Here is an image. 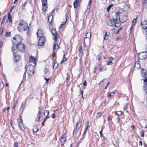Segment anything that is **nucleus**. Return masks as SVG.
Here are the masks:
<instances>
[{
  "mask_svg": "<svg viewBox=\"0 0 147 147\" xmlns=\"http://www.w3.org/2000/svg\"><path fill=\"white\" fill-rule=\"evenodd\" d=\"M28 27L27 23L24 20H21L18 25V31L22 32L26 30Z\"/></svg>",
  "mask_w": 147,
  "mask_h": 147,
  "instance_id": "obj_1",
  "label": "nucleus"
},
{
  "mask_svg": "<svg viewBox=\"0 0 147 147\" xmlns=\"http://www.w3.org/2000/svg\"><path fill=\"white\" fill-rule=\"evenodd\" d=\"M128 14L126 11L119 12V19L120 22L122 23L125 22L128 19Z\"/></svg>",
  "mask_w": 147,
  "mask_h": 147,
  "instance_id": "obj_2",
  "label": "nucleus"
},
{
  "mask_svg": "<svg viewBox=\"0 0 147 147\" xmlns=\"http://www.w3.org/2000/svg\"><path fill=\"white\" fill-rule=\"evenodd\" d=\"M13 41L12 42L14 43V44L17 45L21 43L22 40V38L19 35H16L13 38Z\"/></svg>",
  "mask_w": 147,
  "mask_h": 147,
  "instance_id": "obj_3",
  "label": "nucleus"
},
{
  "mask_svg": "<svg viewBox=\"0 0 147 147\" xmlns=\"http://www.w3.org/2000/svg\"><path fill=\"white\" fill-rule=\"evenodd\" d=\"M34 66L32 64H30L28 66L26 70L28 75L32 76L34 74Z\"/></svg>",
  "mask_w": 147,
  "mask_h": 147,
  "instance_id": "obj_4",
  "label": "nucleus"
},
{
  "mask_svg": "<svg viewBox=\"0 0 147 147\" xmlns=\"http://www.w3.org/2000/svg\"><path fill=\"white\" fill-rule=\"evenodd\" d=\"M45 39L43 36H41L40 38L38 43L39 46H43L45 44Z\"/></svg>",
  "mask_w": 147,
  "mask_h": 147,
  "instance_id": "obj_5",
  "label": "nucleus"
},
{
  "mask_svg": "<svg viewBox=\"0 0 147 147\" xmlns=\"http://www.w3.org/2000/svg\"><path fill=\"white\" fill-rule=\"evenodd\" d=\"M25 47L24 45L21 43L19 44H17V45H16V49L17 50L19 49L21 52H24L25 50Z\"/></svg>",
  "mask_w": 147,
  "mask_h": 147,
  "instance_id": "obj_6",
  "label": "nucleus"
},
{
  "mask_svg": "<svg viewBox=\"0 0 147 147\" xmlns=\"http://www.w3.org/2000/svg\"><path fill=\"white\" fill-rule=\"evenodd\" d=\"M141 25L144 32H146L147 30V21L145 20L142 22Z\"/></svg>",
  "mask_w": 147,
  "mask_h": 147,
  "instance_id": "obj_7",
  "label": "nucleus"
},
{
  "mask_svg": "<svg viewBox=\"0 0 147 147\" xmlns=\"http://www.w3.org/2000/svg\"><path fill=\"white\" fill-rule=\"evenodd\" d=\"M147 57V53L146 52H143L138 54V57L141 59H145Z\"/></svg>",
  "mask_w": 147,
  "mask_h": 147,
  "instance_id": "obj_8",
  "label": "nucleus"
},
{
  "mask_svg": "<svg viewBox=\"0 0 147 147\" xmlns=\"http://www.w3.org/2000/svg\"><path fill=\"white\" fill-rule=\"evenodd\" d=\"M143 80L144 83L143 86V90L147 95V78L146 79H143Z\"/></svg>",
  "mask_w": 147,
  "mask_h": 147,
  "instance_id": "obj_9",
  "label": "nucleus"
},
{
  "mask_svg": "<svg viewBox=\"0 0 147 147\" xmlns=\"http://www.w3.org/2000/svg\"><path fill=\"white\" fill-rule=\"evenodd\" d=\"M18 123L20 127V129L22 131H24L25 129L24 127L23 126V121L22 119H18Z\"/></svg>",
  "mask_w": 147,
  "mask_h": 147,
  "instance_id": "obj_10",
  "label": "nucleus"
},
{
  "mask_svg": "<svg viewBox=\"0 0 147 147\" xmlns=\"http://www.w3.org/2000/svg\"><path fill=\"white\" fill-rule=\"evenodd\" d=\"M141 73L142 77L146 79L147 78V74L146 71L144 69H142L141 70Z\"/></svg>",
  "mask_w": 147,
  "mask_h": 147,
  "instance_id": "obj_11",
  "label": "nucleus"
},
{
  "mask_svg": "<svg viewBox=\"0 0 147 147\" xmlns=\"http://www.w3.org/2000/svg\"><path fill=\"white\" fill-rule=\"evenodd\" d=\"M67 136L66 134H64L61 139V142L62 143L61 146H62L65 143Z\"/></svg>",
  "mask_w": 147,
  "mask_h": 147,
  "instance_id": "obj_12",
  "label": "nucleus"
},
{
  "mask_svg": "<svg viewBox=\"0 0 147 147\" xmlns=\"http://www.w3.org/2000/svg\"><path fill=\"white\" fill-rule=\"evenodd\" d=\"M41 114V110L40 109L38 111V114L37 115V117L35 119V120L36 121H38V122H40Z\"/></svg>",
  "mask_w": 147,
  "mask_h": 147,
  "instance_id": "obj_13",
  "label": "nucleus"
},
{
  "mask_svg": "<svg viewBox=\"0 0 147 147\" xmlns=\"http://www.w3.org/2000/svg\"><path fill=\"white\" fill-rule=\"evenodd\" d=\"M36 58L32 56H30L29 57L30 63H33L34 65H36Z\"/></svg>",
  "mask_w": 147,
  "mask_h": 147,
  "instance_id": "obj_14",
  "label": "nucleus"
},
{
  "mask_svg": "<svg viewBox=\"0 0 147 147\" xmlns=\"http://www.w3.org/2000/svg\"><path fill=\"white\" fill-rule=\"evenodd\" d=\"M20 56L16 54H14L13 55V59L14 61L16 62H18L20 60Z\"/></svg>",
  "mask_w": 147,
  "mask_h": 147,
  "instance_id": "obj_15",
  "label": "nucleus"
},
{
  "mask_svg": "<svg viewBox=\"0 0 147 147\" xmlns=\"http://www.w3.org/2000/svg\"><path fill=\"white\" fill-rule=\"evenodd\" d=\"M115 22V21H114L113 20H112L111 19L108 20L107 21V23L108 25L113 27L114 26Z\"/></svg>",
  "mask_w": 147,
  "mask_h": 147,
  "instance_id": "obj_16",
  "label": "nucleus"
},
{
  "mask_svg": "<svg viewBox=\"0 0 147 147\" xmlns=\"http://www.w3.org/2000/svg\"><path fill=\"white\" fill-rule=\"evenodd\" d=\"M119 12H117L115 13V15L113 16V20L114 21L116 22L117 20V17L119 16Z\"/></svg>",
  "mask_w": 147,
  "mask_h": 147,
  "instance_id": "obj_17",
  "label": "nucleus"
},
{
  "mask_svg": "<svg viewBox=\"0 0 147 147\" xmlns=\"http://www.w3.org/2000/svg\"><path fill=\"white\" fill-rule=\"evenodd\" d=\"M37 36L39 37H40V36H42L44 35V33L41 30H38L36 33Z\"/></svg>",
  "mask_w": 147,
  "mask_h": 147,
  "instance_id": "obj_18",
  "label": "nucleus"
},
{
  "mask_svg": "<svg viewBox=\"0 0 147 147\" xmlns=\"http://www.w3.org/2000/svg\"><path fill=\"white\" fill-rule=\"evenodd\" d=\"M134 67L138 69L141 68V67L139 61H137L136 62L134 65Z\"/></svg>",
  "mask_w": 147,
  "mask_h": 147,
  "instance_id": "obj_19",
  "label": "nucleus"
},
{
  "mask_svg": "<svg viewBox=\"0 0 147 147\" xmlns=\"http://www.w3.org/2000/svg\"><path fill=\"white\" fill-rule=\"evenodd\" d=\"M16 45H15L14 44L12 45V47H11V51L12 52H13L14 54H15L16 53V52L17 51V50H17L16 49Z\"/></svg>",
  "mask_w": 147,
  "mask_h": 147,
  "instance_id": "obj_20",
  "label": "nucleus"
},
{
  "mask_svg": "<svg viewBox=\"0 0 147 147\" xmlns=\"http://www.w3.org/2000/svg\"><path fill=\"white\" fill-rule=\"evenodd\" d=\"M81 0H75L74 3V5L75 8L78 7V2L81 1Z\"/></svg>",
  "mask_w": 147,
  "mask_h": 147,
  "instance_id": "obj_21",
  "label": "nucleus"
},
{
  "mask_svg": "<svg viewBox=\"0 0 147 147\" xmlns=\"http://www.w3.org/2000/svg\"><path fill=\"white\" fill-rule=\"evenodd\" d=\"M82 123L80 121H79V122L77 123L76 124V129L77 130H79L80 127L82 125Z\"/></svg>",
  "mask_w": 147,
  "mask_h": 147,
  "instance_id": "obj_22",
  "label": "nucleus"
},
{
  "mask_svg": "<svg viewBox=\"0 0 147 147\" xmlns=\"http://www.w3.org/2000/svg\"><path fill=\"white\" fill-rule=\"evenodd\" d=\"M53 63V68L54 69H56L58 66V64L55 60H54Z\"/></svg>",
  "mask_w": 147,
  "mask_h": 147,
  "instance_id": "obj_23",
  "label": "nucleus"
},
{
  "mask_svg": "<svg viewBox=\"0 0 147 147\" xmlns=\"http://www.w3.org/2000/svg\"><path fill=\"white\" fill-rule=\"evenodd\" d=\"M90 7H87V9L84 12V14L87 17L89 15V13L90 11Z\"/></svg>",
  "mask_w": 147,
  "mask_h": 147,
  "instance_id": "obj_24",
  "label": "nucleus"
},
{
  "mask_svg": "<svg viewBox=\"0 0 147 147\" xmlns=\"http://www.w3.org/2000/svg\"><path fill=\"white\" fill-rule=\"evenodd\" d=\"M116 94L115 92H112L110 93H109L108 94V97L109 98H111L112 96H114V95Z\"/></svg>",
  "mask_w": 147,
  "mask_h": 147,
  "instance_id": "obj_25",
  "label": "nucleus"
},
{
  "mask_svg": "<svg viewBox=\"0 0 147 147\" xmlns=\"http://www.w3.org/2000/svg\"><path fill=\"white\" fill-rule=\"evenodd\" d=\"M53 19V16L51 15L49 16L48 18V20L49 23L51 24L52 22V20Z\"/></svg>",
  "mask_w": 147,
  "mask_h": 147,
  "instance_id": "obj_26",
  "label": "nucleus"
},
{
  "mask_svg": "<svg viewBox=\"0 0 147 147\" xmlns=\"http://www.w3.org/2000/svg\"><path fill=\"white\" fill-rule=\"evenodd\" d=\"M54 36V37L53 38V40L55 42L56 41L57 39L58 38V35L57 33H56L54 35H53Z\"/></svg>",
  "mask_w": 147,
  "mask_h": 147,
  "instance_id": "obj_27",
  "label": "nucleus"
},
{
  "mask_svg": "<svg viewBox=\"0 0 147 147\" xmlns=\"http://www.w3.org/2000/svg\"><path fill=\"white\" fill-rule=\"evenodd\" d=\"M8 18L7 19L9 20V21L11 22V14L10 12H8Z\"/></svg>",
  "mask_w": 147,
  "mask_h": 147,
  "instance_id": "obj_28",
  "label": "nucleus"
},
{
  "mask_svg": "<svg viewBox=\"0 0 147 147\" xmlns=\"http://www.w3.org/2000/svg\"><path fill=\"white\" fill-rule=\"evenodd\" d=\"M33 131L34 132H36L38 131H39V129L37 127L36 125L34 126H33Z\"/></svg>",
  "mask_w": 147,
  "mask_h": 147,
  "instance_id": "obj_29",
  "label": "nucleus"
},
{
  "mask_svg": "<svg viewBox=\"0 0 147 147\" xmlns=\"http://www.w3.org/2000/svg\"><path fill=\"white\" fill-rule=\"evenodd\" d=\"M46 6L47 5H42V11L44 12H45L47 9V7Z\"/></svg>",
  "mask_w": 147,
  "mask_h": 147,
  "instance_id": "obj_30",
  "label": "nucleus"
},
{
  "mask_svg": "<svg viewBox=\"0 0 147 147\" xmlns=\"http://www.w3.org/2000/svg\"><path fill=\"white\" fill-rule=\"evenodd\" d=\"M18 101L17 100H15L14 101L13 103V109H15V108L16 107V105L18 104Z\"/></svg>",
  "mask_w": 147,
  "mask_h": 147,
  "instance_id": "obj_31",
  "label": "nucleus"
},
{
  "mask_svg": "<svg viewBox=\"0 0 147 147\" xmlns=\"http://www.w3.org/2000/svg\"><path fill=\"white\" fill-rule=\"evenodd\" d=\"M49 114V112L48 110H46L44 112V115L45 117H47Z\"/></svg>",
  "mask_w": 147,
  "mask_h": 147,
  "instance_id": "obj_32",
  "label": "nucleus"
},
{
  "mask_svg": "<svg viewBox=\"0 0 147 147\" xmlns=\"http://www.w3.org/2000/svg\"><path fill=\"white\" fill-rule=\"evenodd\" d=\"M58 47H59L58 45L56 44V43L55 42L53 46V50L55 51L57 50L58 48Z\"/></svg>",
  "mask_w": 147,
  "mask_h": 147,
  "instance_id": "obj_33",
  "label": "nucleus"
},
{
  "mask_svg": "<svg viewBox=\"0 0 147 147\" xmlns=\"http://www.w3.org/2000/svg\"><path fill=\"white\" fill-rule=\"evenodd\" d=\"M137 18H136L133 19L131 25H133V26H134L135 25L137 21Z\"/></svg>",
  "mask_w": 147,
  "mask_h": 147,
  "instance_id": "obj_34",
  "label": "nucleus"
},
{
  "mask_svg": "<svg viewBox=\"0 0 147 147\" xmlns=\"http://www.w3.org/2000/svg\"><path fill=\"white\" fill-rule=\"evenodd\" d=\"M67 60V58L65 56V55L64 54L63 55V58L61 61V63H63L65 61H66Z\"/></svg>",
  "mask_w": 147,
  "mask_h": 147,
  "instance_id": "obj_35",
  "label": "nucleus"
},
{
  "mask_svg": "<svg viewBox=\"0 0 147 147\" xmlns=\"http://www.w3.org/2000/svg\"><path fill=\"white\" fill-rule=\"evenodd\" d=\"M42 5H47V0H42Z\"/></svg>",
  "mask_w": 147,
  "mask_h": 147,
  "instance_id": "obj_36",
  "label": "nucleus"
},
{
  "mask_svg": "<svg viewBox=\"0 0 147 147\" xmlns=\"http://www.w3.org/2000/svg\"><path fill=\"white\" fill-rule=\"evenodd\" d=\"M121 25V24L120 23L118 22H115V23L114 25V26L113 27H119Z\"/></svg>",
  "mask_w": 147,
  "mask_h": 147,
  "instance_id": "obj_37",
  "label": "nucleus"
},
{
  "mask_svg": "<svg viewBox=\"0 0 147 147\" xmlns=\"http://www.w3.org/2000/svg\"><path fill=\"white\" fill-rule=\"evenodd\" d=\"M113 4H111L107 7V12L109 11L110 9H111V7L113 6Z\"/></svg>",
  "mask_w": 147,
  "mask_h": 147,
  "instance_id": "obj_38",
  "label": "nucleus"
},
{
  "mask_svg": "<svg viewBox=\"0 0 147 147\" xmlns=\"http://www.w3.org/2000/svg\"><path fill=\"white\" fill-rule=\"evenodd\" d=\"M91 36V34L90 32H88L87 33L86 35V37L88 38H90Z\"/></svg>",
  "mask_w": 147,
  "mask_h": 147,
  "instance_id": "obj_39",
  "label": "nucleus"
},
{
  "mask_svg": "<svg viewBox=\"0 0 147 147\" xmlns=\"http://www.w3.org/2000/svg\"><path fill=\"white\" fill-rule=\"evenodd\" d=\"M108 38H109V36L107 35V32H105V36L104 38V39L105 40H107L108 39Z\"/></svg>",
  "mask_w": 147,
  "mask_h": 147,
  "instance_id": "obj_40",
  "label": "nucleus"
},
{
  "mask_svg": "<svg viewBox=\"0 0 147 147\" xmlns=\"http://www.w3.org/2000/svg\"><path fill=\"white\" fill-rule=\"evenodd\" d=\"M86 127L84 132V134L86 132V130L88 129V127H89V123L88 122H86Z\"/></svg>",
  "mask_w": 147,
  "mask_h": 147,
  "instance_id": "obj_41",
  "label": "nucleus"
},
{
  "mask_svg": "<svg viewBox=\"0 0 147 147\" xmlns=\"http://www.w3.org/2000/svg\"><path fill=\"white\" fill-rule=\"evenodd\" d=\"M144 133H145V132L144 130H142L141 131L140 134V136L141 137H144Z\"/></svg>",
  "mask_w": 147,
  "mask_h": 147,
  "instance_id": "obj_42",
  "label": "nucleus"
},
{
  "mask_svg": "<svg viewBox=\"0 0 147 147\" xmlns=\"http://www.w3.org/2000/svg\"><path fill=\"white\" fill-rule=\"evenodd\" d=\"M128 104H125L124 107V110H125L127 112H128L127 111Z\"/></svg>",
  "mask_w": 147,
  "mask_h": 147,
  "instance_id": "obj_43",
  "label": "nucleus"
},
{
  "mask_svg": "<svg viewBox=\"0 0 147 147\" xmlns=\"http://www.w3.org/2000/svg\"><path fill=\"white\" fill-rule=\"evenodd\" d=\"M102 80L99 83V85L100 87H102L104 84V80Z\"/></svg>",
  "mask_w": 147,
  "mask_h": 147,
  "instance_id": "obj_44",
  "label": "nucleus"
},
{
  "mask_svg": "<svg viewBox=\"0 0 147 147\" xmlns=\"http://www.w3.org/2000/svg\"><path fill=\"white\" fill-rule=\"evenodd\" d=\"M11 35V33L10 32H7L5 34V36L7 37H9L10 36V35Z\"/></svg>",
  "mask_w": 147,
  "mask_h": 147,
  "instance_id": "obj_45",
  "label": "nucleus"
},
{
  "mask_svg": "<svg viewBox=\"0 0 147 147\" xmlns=\"http://www.w3.org/2000/svg\"><path fill=\"white\" fill-rule=\"evenodd\" d=\"M78 131L79 130H77L76 129L75 130H74L73 131V135L76 136Z\"/></svg>",
  "mask_w": 147,
  "mask_h": 147,
  "instance_id": "obj_46",
  "label": "nucleus"
},
{
  "mask_svg": "<svg viewBox=\"0 0 147 147\" xmlns=\"http://www.w3.org/2000/svg\"><path fill=\"white\" fill-rule=\"evenodd\" d=\"M69 75L68 74H67V77L66 78L65 80V82L66 81H68V82H69Z\"/></svg>",
  "mask_w": 147,
  "mask_h": 147,
  "instance_id": "obj_47",
  "label": "nucleus"
},
{
  "mask_svg": "<svg viewBox=\"0 0 147 147\" xmlns=\"http://www.w3.org/2000/svg\"><path fill=\"white\" fill-rule=\"evenodd\" d=\"M6 18V16H3V19L1 21V24H2L4 22Z\"/></svg>",
  "mask_w": 147,
  "mask_h": 147,
  "instance_id": "obj_48",
  "label": "nucleus"
},
{
  "mask_svg": "<svg viewBox=\"0 0 147 147\" xmlns=\"http://www.w3.org/2000/svg\"><path fill=\"white\" fill-rule=\"evenodd\" d=\"M48 70L47 68H45L44 69V74H45L47 75L48 72Z\"/></svg>",
  "mask_w": 147,
  "mask_h": 147,
  "instance_id": "obj_49",
  "label": "nucleus"
},
{
  "mask_svg": "<svg viewBox=\"0 0 147 147\" xmlns=\"http://www.w3.org/2000/svg\"><path fill=\"white\" fill-rule=\"evenodd\" d=\"M97 57L99 61L101 60L102 59V57L100 55H98Z\"/></svg>",
  "mask_w": 147,
  "mask_h": 147,
  "instance_id": "obj_50",
  "label": "nucleus"
},
{
  "mask_svg": "<svg viewBox=\"0 0 147 147\" xmlns=\"http://www.w3.org/2000/svg\"><path fill=\"white\" fill-rule=\"evenodd\" d=\"M30 28L29 27H28V31L27 32V34L28 35V36H29L30 35V31L29 30V29Z\"/></svg>",
  "mask_w": 147,
  "mask_h": 147,
  "instance_id": "obj_51",
  "label": "nucleus"
},
{
  "mask_svg": "<svg viewBox=\"0 0 147 147\" xmlns=\"http://www.w3.org/2000/svg\"><path fill=\"white\" fill-rule=\"evenodd\" d=\"M92 0H89L88 4L87 6L89 7H90V5L92 3Z\"/></svg>",
  "mask_w": 147,
  "mask_h": 147,
  "instance_id": "obj_52",
  "label": "nucleus"
},
{
  "mask_svg": "<svg viewBox=\"0 0 147 147\" xmlns=\"http://www.w3.org/2000/svg\"><path fill=\"white\" fill-rule=\"evenodd\" d=\"M107 64L108 65H111L113 64V63L111 61H109L107 63Z\"/></svg>",
  "mask_w": 147,
  "mask_h": 147,
  "instance_id": "obj_53",
  "label": "nucleus"
},
{
  "mask_svg": "<svg viewBox=\"0 0 147 147\" xmlns=\"http://www.w3.org/2000/svg\"><path fill=\"white\" fill-rule=\"evenodd\" d=\"M101 116V114L100 113H97L96 116V117L98 118H100Z\"/></svg>",
  "mask_w": 147,
  "mask_h": 147,
  "instance_id": "obj_54",
  "label": "nucleus"
},
{
  "mask_svg": "<svg viewBox=\"0 0 147 147\" xmlns=\"http://www.w3.org/2000/svg\"><path fill=\"white\" fill-rule=\"evenodd\" d=\"M116 114L118 115H120L122 114V112L121 111H117L116 112Z\"/></svg>",
  "mask_w": 147,
  "mask_h": 147,
  "instance_id": "obj_55",
  "label": "nucleus"
},
{
  "mask_svg": "<svg viewBox=\"0 0 147 147\" xmlns=\"http://www.w3.org/2000/svg\"><path fill=\"white\" fill-rule=\"evenodd\" d=\"M112 116L109 115L108 117L107 118L108 120L110 121L112 119Z\"/></svg>",
  "mask_w": 147,
  "mask_h": 147,
  "instance_id": "obj_56",
  "label": "nucleus"
},
{
  "mask_svg": "<svg viewBox=\"0 0 147 147\" xmlns=\"http://www.w3.org/2000/svg\"><path fill=\"white\" fill-rule=\"evenodd\" d=\"M51 33L53 35H54L56 33L55 31L54 30H51Z\"/></svg>",
  "mask_w": 147,
  "mask_h": 147,
  "instance_id": "obj_57",
  "label": "nucleus"
},
{
  "mask_svg": "<svg viewBox=\"0 0 147 147\" xmlns=\"http://www.w3.org/2000/svg\"><path fill=\"white\" fill-rule=\"evenodd\" d=\"M102 130H103V128L102 127V129H101V131L100 132V136L101 137H102V136H103L102 134Z\"/></svg>",
  "mask_w": 147,
  "mask_h": 147,
  "instance_id": "obj_58",
  "label": "nucleus"
},
{
  "mask_svg": "<svg viewBox=\"0 0 147 147\" xmlns=\"http://www.w3.org/2000/svg\"><path fill=\"white\" fill-rule=\"evenodd\" d=\"M15 147H18V144L17 142H16L14 144Z\"/></svg>",
  "mask_w": 147,
  "mask_h": 147,
  "instance_id": "obj_59",
  "label": "nucleus"
},
{
  "mask_svg": "<svg viewBox=\"0 0 147 147\" xmlns=\"http://www.w3.org/2000/svg\"><path fill=\"white\" fill-rule=\"evenodd\" d=\"M100 71H105V69L103 67H101L100 69Z\"/></svg>",
  "mask_w": 147,
  "mask_h": 147,
  "instance_id": "obj_60",
  "label": "nucleus"
},
{
  "mask_svg": "<svg viewBox=\"0 0 147 147\" xmlns=\"http://www.w3.org/2000/svg\"><path fill=\"white\" fill-rule=\"evenodd\" d=\"M83 85L84 86H86L87 85V82L86 81H84V82Z\"/></svg>",
  "mask_w": 147,
  "mask_h": 147,
  "instance_id": "obj_61",
  "label": "nucleus"
},
{
  "mask_svg": "<svg viewBox=\"0 0 147 147\" xmlns=\"http://www.w3.org/2000/svg\"><path fill=\"white\" fill-rule=\"evenodd\" d=\"M27 3L26 2H25L23 5L22 6V8L23 9L24 7L26 5V4Z\"/></svg>",
  "mask_w": 147,
  "mask_h": 147,
  "instance_id": "obj_62",
  "label": "nucleus"
},
{
  "mask_svg": "<svg viewBox=\"0 0 147 147\" xmlns=\"http://www.w3.org/2000/svg\"><path fill=\"white\" fill-rule=\"evenodd\" d=\"M63 26V24H61L59 26V28H60V29H61Z\"/></svg>",
  "mask_w": 147,
  "mask_h": 147,
  "instance_id": "obj_63",
  "label": "nucleus"
},
{
  "mask_svg": "<svg viewBox=\"0 0 147 147\" xmlns=\"http://www.w3.org/2000/svg\"><path fill=\"white\" fill-rule=\"evenodd\" d=\"M115 145L116 147H118L119 146V143L118 142H116V144Z\"/></svg>",
  "mask_w": 147,
  "mask_h": 147,
  "instance_id": "obj_64",
  "label": "nucleus"
}]
</instances>
